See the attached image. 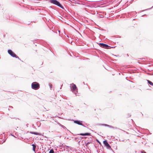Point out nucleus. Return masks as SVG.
<instances>
[{"mask_svg": "<svg viewBox=\"0 0 153 153\" xmlns=\"http://www.w3.org/2000/svg\"><path fill=\"white\" fill-rule=\"evenodd\" d=\"M49 87H50V89H51V88H52V85L51 84H50Z\"/></svg>", "mask_w": 153, "mask_h": 153, "instance_id": "obj_18", "label": "nucleus"}, {"mask_svg": "<svg viewBox=\"0 0 153 153\" xmlns=\"http://www.w3.org/2000/svg\"><path fill=\"white\" fill-rule=\"evenodd\" d=\"M97 152L98 153H103L102 150L101 149H98L97 150Z\"/></svg>", "mask_w": 153, "mask_h": 153, "instance_id": "obj_13", "label": "nucleus"}, {"mask_svg": "<svg viewBox=\"0 0 153 153\" xmlns=\"http://www.w3.org/2000/svg\"><path fill=\"white\" fill-rule=\"evenodd\" d=\"M146 15V14L144 15L141 16V17H143L144 16Z\"/></svg>", "mask_w": 153, "mask_h": 153, "instance_id": "obj_25", "label": "nucleus"}, {"mask_svg": "<svg viewBox=\"0 0 153 153\" xmlns=\"http://www.w3.org/2000/svg\"><path fill=\"white\" fill-rule=\"evenodd\" d=\"M90 138H91V141H92V138H91V137Z\"/></svg>", "mask_w": 153, "mask_h": 153, "instance_id": "obj_27", "label": "nucleus"}, {"mask_svg": "<svg viewBox=\"0 0 153 153\" xmlns=\"http://www.w3.org/2000/svg\"><path fill=\"white\" fill-rule=\"evenodd\" d=\"M67 36V37H69V36Z\"/></svg>", "mask_w": 153, "mask_h": 153, "instance_id": "obj_34", "label": "nucleus"}, {"mask_svg": "<svg viewBox=\"0 0 153 153\" xmlns=\"http://www.w3.org/2000/svg\"><path fill=\"white\" fill-rule=\"evenodd\" d=\"M42 153H46V152L45 151H43Z\"/></svg>", "mask_w": 153, "mask_h": 153, "instance_id": "obj_24", "label": "nucleus"}, {"mask_svg": "<svg viewBox=\"0 0 153 153\" xmlns=\"http://www.w3.org/2000/svg\"><path fill=\"white\" fill-rule=\"evenodd\" d=\"M98 45L100 47L107 49H109L113 48V47H111L107 44L103 43H99Z\"/></svg>", "mask_w": 153, "mask_h": 153, "instance_id": "obj_4", "label": "nucleus"}, {"mask_svg": "<svg viewBox=\"0 0 153 153\" xmlns=\"http://www.w3.org/2000/svg\"><path fill=\"white\" fill-rule=\"evenodd\" d=\"M65 146H66L67 147H68V146H65V145H63V146H62V147H64V148H65Z\"/></svg>", "mask_w": 153, "mask_h": 153, "instance_id": "obj_21", "label": "nucleus"}, {"mask_svg": "<svg viewBox=\"0 0 153 153\" xmlns=\"http://www.w3.org/2000/svg\"><path fill=\"white\" fill-rule=\"evenodd\" d=\"M54 151L53 149H51L49 152V153H54Z\"/></svg>", "mask_w": 153, "mask_h": 153, "instance_id": "obj_14", "label": "nucleus"}, {"mask_svg": "<svg viewBox=\"0 0 153 153\" xmlns=\"http://www.w3.org/2000/svg\"><path fill=\"white\" fill-rule=\"evenodd\" d=\"M31 88L35 90L38 89L40 88L39 84L36 82H32L31 84Z\"/></svg>", "mask_w": 153, "mask_h": 153, "instance_id": "obj_3", "label": "nucleus"}, {"mask_svg": "<svg viewBox=\"0 0 153 153\" xmlns=\"http://www.w3.org/2000/svg\"><path fill=\"white\" fill-rule=\"evenodd\" d=\"M97 141L99 143V144H101V143L98 140H97Z\"/></svg>", "mask_w": 153, "mask_h": 153, "instance_id": "obj_20", "label": "nucleus"}, {"mask_svg": "<svg viewBox=\"0 0 153 153\" xmlns=\"http://www.w3.org/2000/svg\"><path fill=\"white\" fill-rule=\"evenodd\" d=\"M91 134L89 133H80L79 134V135L82 136H89Z\"/></svg>", "mask_w": 153, "mask_h": 153, "instance_id": "obj_9", "label": "nucleus"}, {"mask_svg": "<svg viewBox=\"0 0 153 153\" xmlns=\"http://www.w3.org/2000/svg\"><path fill=\"white\" fill-rule=\"evenodd\" d=\"M91 143L90 142H88L86 143L85 144V146L87 147L88 146V145Z\"/></svg>", "mask_w": 153, "mask_h": 153, "instance_id": "obj_16", "label": "nucleus"}, {"mask_svg": "<svg viewBox=\"0 0 153 153\" xmlns=\"http://www.w3.org/2000/svg\"><path fill=\"white\" fill-rule=\"evenodd\" d=\"M147 81L149 85L153 86V83L152 82L149 80H147Z\"/></svg>", "mask_w": 153, "mask_h": 153, "instance_id": "obj_12", "label": "nucleus"}, {"mask_svg": "<svg viewBox=\"0 0 153 153\" xmlns=\"http://www.w3.org/2000/svg\"><path fill=\"white\" fill-rule=\"evenodd\" d=\"M77 139V138H75V140H76V139Z\"/></svg>", "mask_w": 153, "mask_h": 153, "instance_id": "obj_32", "label": "nucleus"}, {"mask_svg": "<svg viewBox=\"0 0 153 153\" xmlns=\"http://www.w3.org/2000/svg\"><path fill=\"white\" fill-rule=\"evenodd\" d=\"M121 141H124V140H121Z\"/></svg>", "mask_w": 153, "mask_h": 153, "instance_id": "obj_31", "label": "nucleus"}, {"mask_svg": "<svg viewBox=\"0 0 153 153\" xmlns=\"http://www.w3.org/2000/svg\"><path fill=\"white\" fill-rule=\"evenodd\" d=\"M74 123H75L76 124L79 125H80L84 127H86V126H85L84 125H83V124L82 123V121L79 120H74Z\"/></svg>", "mask_w": 153, "mask_h": 153, "instance_id": "obj_8", "label": "nucleus"}, {"mask_svg": "<svg viewBox=\"0 0 153 153\" xmlns=\"http://www.w3.org/2000/svg\"><path fill=\"white\" fill-rule=\"evenodd\" d=\"M131 116V115H129V116H128V117H130Z\"/></svg>", "mask_w": 153, "mask_h": 153, "instance_id": "obj_29", "label": "nucleus"}, {"mask_svg": "<svg viewBox=\"0 0 153 153\" xmlns=\"http://www.w3.org/2000/svg\"><path fill=\"white\" fill-rule=\"evenodd\" d=\"M32 146H33V151L35 152V149L36 147V145L35 144H32Z\"/></svg>", "mask_w": 153, "mask_h": 153, "instance_id": "obj_11", "label": "nucleus"}, {"mask_svg": "<svg viewBox=\"0 0 153 153\" xmlns=\"http://www.w3.org/2000/svg\"><path fill=\"white\" fill-rule=\"evenodd\" d=\"M63 146V144L60 143V144L59 145V146L60 147H62V146Z\"/></svg>", "mask_w": 153, "mask_h": 153, "instance_id": "obj_19", "label": "nucleus"}, {"mask_svg": "<svg viewBox=\"0 0 153 153\" xmlns=\"http://www.w3.org/2000/svg\"><path fill=\"white\" fill-rule=\"evenodd\" d=\"M40 153V152H38V153Z\"/></svg>", "mask_w": 153, "mask_h": 153, "instance_id": "obj_33", "label": "nucleus"}, {"mask_svg": "<svg viewBox=\"0 0 153 153\" xmlns=\"http://www.w3.org/2000/svg\"><path fill=\"white\" fill-rule=\"evenodd\" d=\"M61 87H60V89H61Z\"/></svg>", "mask_w": 153, "mask_h": 153, "instance_id": "obj_35", "label": "nucleus"}, {"mask_svg": "<svg viewBox=\"0 0 153 153\" xmlns=\"http://www.w3.org/2000/svg\"><path fill=\"white\" fill-rule=\"evenodd\" d=\"M49 1L51 3L58 6L62 9H65L64 7L60 2L57 0H49Z\"/></svg>", "mask_w": 153, "mask_h": 153, "instance_id": "obj_1", "label": "nucleus"}, {"mask_svg": "<svg viewBox=\"0 0 153 153\" xmlns=\"http://www.w3.org/2000/svg\"><path fill=\"white\" fill-rule=\"evenodd\" d=\"M59 126L62 127V128H66V127H65V126H63V125H62V124H59Z\"/></svg>", "mask_w": 153, "mask_h": 153, "instance_id": "obj_15", "label": "nucleus"}, {"mask_svg": "<svg viewBox=\"0 0 153 153\" xmlns=\"http://www.w3.org/2000/svg\"><path fill=\"white\" fill-rule=\"evenodd\" d=\"M9 107L10 108H13V107L12 106H9Z\"/></svg>", "mask_w": 153, "mask_h": 153, "instance_id": "obj_26", "label": "nucleus"}, {"mask_svg": "<svg viewBox=\"0 0 153 153\" xmlns=\"http://www.w3.org/2000/svg\"><path fill=\"white\" fill-rule=\"evenodd\" d=\"M70 88L71 91L76 95L78 93V89L75 84L73 83L70 84Z\"/></svg>", "mask_w": 153, "mask_h": 153, "instance_id": "obj_2", "label": "nucleus"}, {"mask_svg": "<svg viewBox=\"0 0 153 153\" xmlns=\"http://www.w3.org/2000/svg\"><path fill=\"white\" fill-rule=\"evenodd\" d=\"M7 52L8 54L10 55L12 57L18 58L20 60V59L18 56L15 53L13 52L12 50L9 49L8 50Z\"/></svg>", "mask_w": 153, "mask_h": 153, "instance_id": "obj_5", "label": "nucleus"}, {"mask_svg": "<svg viewBox=\"0 0 153 153\" xmlns=\"http://www.w3.org/2000/svg\"><path fill=\"white\" fill-rule=\"evenodd\" d=\"M152 7H153V6L151 8H149V9H146V10H142V11H145V10H150V9H151Z\"/></svg>", "mask_w": 153, "mask_h": 153, "instance_id": "obj_17", "label": "nucleus"}, {"mask_svg": "<svg viewBox=\"0 0 153 153\" xmlns=\"http://www.w3.org/2000/svg\"><path fill=\"white\" fill-rule=\"evenodd\" d=\"M121 141H124V140H121Z\"/></svg>", "mask_w": 153, "mask_h": 153, "instance_id": "obj_30", "label": "nucleus"}, {"mask_svg": "<svg viewBox=\"0 0 153 153\" xmlns=\"http://www.w3.org/2000/svg\"><path fill=\"white\" fill-rule=\"evenodd\" d=\"M98 125L100 126H105L107 127H109V128H113L115 129H117L121 130L122 131H123L122 130L120 129L119 128H117V127H113V126H110V125H108V124H98Z\"/></svg>", "mask_w": 153, "mask_h": 153, "instance_id": "obj_7", "label": "nucleus"}, {"mask_svg": "<svg viewBox=\"0 0 153 153\" xmlns=\"http://www.w3.org/2000/svg\"><path fill=\"white\" fill-rule=\"evenodd\" d=\"M49 8H52V9H54L53 7H52V6H51L49 7Z\"/></svg>", "mask_w": 153, "mask_h": 153, "instance_id": "obj_23", "label": "nucleus"}, {"mask_svg": "<svg viewBox=\"0 0 153 153\" xmlns=\"http://www.w3.org/2000/svg\"><path fill=\"white\" fill-rule=\"evenodd\" d=\"M30 134H34L36 135H40L39 133L36 132L30 131Z\"/></svg>", "mask_w": 153, "mask_h": 153, "instance_id": "obj_10", "label": "nucleus"}, {"mask_svg": "<svg viewBox=\"0 0 153 153\" xmlns=\"http://www.w3.org/2000/svg\"><path fill=\"white\" fill-rule=\"evenodd\" d=\"M141 113V114H142V116H143V114H142V113Z\"/></svg>", "mask_w": 153, "mask_h": 153, "instance_id": "obj_28", "label": "nucleus"}, {"mask_svg": "<svg viewBox=\"0 0 153 153\" xmlns=\"http://www.w3.org/2000/svg\"><path fill=\"white\" fill-rule=\"evenodd\" d=\"M141 153H146L144 151H142L141 152Z\"/></svg>", "mask_w": 153, "mask_h": 153, "instance_id": "obj_22", "label": "nucleus"}, {"mask_svg": "<svg viewBox=\"0 0 153 153\" xmlns=\"http://www.w3.org/2000/svg\"><path fill=\"white\" fill-rule=\"evenodd\" d=\"M103 143L104 144V146L106 147V148L108 149L111 150L112 151V152H114L113 149L111 148V146L108 144V143L107 142V140H105L103 141Z\"/></svg>", "mask_w": 153, "mask_h": 153, "instance_id": "obj_6", "label": "nucleus"}]
</instances>
